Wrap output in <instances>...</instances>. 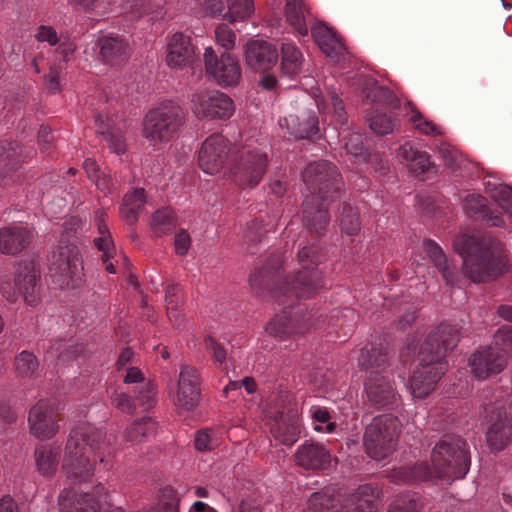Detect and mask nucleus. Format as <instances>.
I'll list each match as a JSON object with an SVG mask.
<instances>
[{"label":"nucleus","instance_id":"obj_1","mask_svg":"<svg viewBox=\"0 0 512 512\" xmlns=\"http://www.w3.org/2000/svg\"><path fill=\"white\" fill-rule=\"evenodd\" d=\"M458 340L459 330L450 324H441L425 339L417 353L418 366L407 384L413 398L423 399L435 389L447 370V363L442 358Z\"/></svg>","mask_w":512,"mask_h":512},{"label":"nucleus","instance_id":"obj_2","mask_svg":"<svg viewBox=\"0 0 512 512\" xmlns=\"http://www.w3.org/2000/svg\"><path fill=\"white\" fill-rule=\"evenodd\" d=\"M431 463V469L424 464L415 467H401L393 472L392 478L401 483L425 481L431 478L462 479L470 467L467 443L460 437H445L434 447Z\"/></svg>","mask_w":512,"mask_h":512},{"label":"nucleus","instance_id":"obj_3","mask_svg":"<svg viewBox=\"0 0 512 512\" xmlns=\"http://www.w3.org/2000/svg\"><path fill=\"white\" fill-rule=\"evenodd\" d=\"M302 177L310 190H319L317 195L312 193L303 203L305 224L309 229L321 233L329 222L327 203L335 200L340 191V175L332 163L318 161L307 165Z\"/></svg>","mask_w":512,"mask_h":512},{"label":"nucleus","instance_id":"obj_4","mask_svg":"<svg viewBox=\"0 0 512 512\" xmlns=\"http://www.w3.org/2000/svg\"><path fill=\"white\" fill-rule=\"evenodd\" d=\"M453 246L463 258V273L473 282L495 279L511 269L510 259L500 245H488L481 238L459 234Z\"/></svg>","mask_w":512,"mask_h":512},{"label":"nucleus","instance_id":"obj_5","mask_svg":"<svg viewBox=\"0 0 512 512\" xmlns=\"http://www.w3.org/2000/svg\"><path fill=\"white\" fill-rule=\"evenodd\" d=\"M110 453V445L102 434L90 424L74 428L68 438L63 470L68 477L86 481L94 472L97 461L103 462Z\"/></svg>","mask_w":512,"mask_h":512},{"label":"nucleus","instance_id":"obj_6","mask_svg":"<svg viewBox=\"0 0 512 512\" xmlns=\"http://www.w3.org/2000/svg\"><path fill=\"white\" fill-rule=\"evenodd\" d=\"M322 261V254L317 246L302 248L298 253V262L302 271L292 281L284 280L271 291L272 298L279 304L292 303L294 299L313 297L322 287V276L316 269Z\"/></svg>","mask_w":512,"mask_h":512},{"label":"nucleus","instance_id":"obj_7","mask_svg":"<svg viewBox=\"0 0 512 512\" xmlns=\"http://www.w3.org/2000/svg\"><path fill=\"white\" fill-rule=\"evenodd\" d=\"M185 121L181 106L164 100L148 110L142 121V136L155 148H161L177 137Z\"/></svg>","mask_w":512,"mask_h":512},{"label":"nucleus","instance_id":"obj_8","mask_svg":"<svg viewBox=\"0 0 512 512\" xmlns=\"http://www.w3.org/2000/svg\"><path fill=\"white\" fill-rule=\"evenodd\" d=\"M377 498L378 491L371 485L360 486L349 497H345L341 488L326 487L310 496L303 512H344L348 506L353 509L347 512H376Z\"/></svg>","mask_w":512,"mask_h":512},{"label":"nucleus","instance_id":"obj_9","mask_svg":"<svg viewBox=\"0 0 512 512\" xmlns=\"http://www.w3.org/2000/svg\"><path fill=\"white\" fill-rule=\"evenodd\" d=\"M387 363V354L378 349H362L359 365L369 371L365 383L368 400L378 408H392L397 404L399 395L392 383L382 374Z\"/></svg>","mask_w":512,"mask_h":512},{"label":"nucleus","instance_id":"obj_10","mask_svg":"<svg viewBox=\"0 0 512 512\" xmlns=\"http://www.w3.org/2000/svg\"><path fill=\"white\" fill-rule=\"evenodd\" d=\"M53 281L62 289H75L85 282L83 261L74 244H65L53 251L50 259Z\"/></svg>","mask_w":512,"mask_h":512},{"label":"nucleus","instance_id":"obj_11","mask_svg":"<svg viewBox=\"0 0 512 512\" xmlns=\"http://www.w3.org/2000/svg\"><path fill=\"white\" fill-rule=\"evenodd\" d=\"M399 432V421L396 417L392 415L375 417L364 434L367 454L375 460L386 458L393 451Z\"/></svg>","mask_w":512,"mask_h":512},{"label":"nucleus","instance_id":"obj_12","mask_svg":"<svg viewBox=\"0 0 512 512\" xmlns=\"http://www.w3.org/2000/svg\"><path fill=\"white\" fill-rule=\"evenodd\" d=\"M189 108L197 119L208 121H227L236 109L229 95L208 89L194 92L190 97Z\"/></svg>","mask_w":512,"mask_h":512},{"label":"nucleus","instance_id":"obj_13","mask_svg":"<svg viewBox=\"0 0 512 512\" xmlns=\"http://www.w3.org/2000/svg\"><path fill=\"white\" fill-rule=\"evenodd\" d=\"M375 105L373 114H367L366 120L370 129L378 135H386L399 125L398 119L384 113V110H395L400 108V99L388 88L376 86L372 88L367 96V101Z\"/></svg>","mask_w":512,"mask_h":512},{"label":"nucleus","instance_id":"obj_14","mask_svg":"<svg viewBox=\"0 0 512 512\" xmlns=\"http://www.w3.org/2000/svg\"><path fill=\"white\" fill-rule=\"evenodd\" d=\"M267 166L266 153L257 148H243L231 168V177L239 187L253 188L262 180Z\"/></svg>","mask_w":512,"mask_h":512},{"label":"nucleus","instance_id":"obj_15","mask_svg":"<svg viewBox=\"0 0 512 512\" xmlns=\"http://www.w3.org/2000/svg\"><path fill=\"white\" fill-rule=\"evenodd\" d=\"M39 277V271L33 261L20 263L14 275L13 285L8 282L2 284L3 296L7 301L15 302L21 295L28 305L36 306L40 301Z\"/></svg>","mask_w":512,"mask_h":512},{"label":"nucleus","instance_id":"obj_16","mask_svg":"<svg viewBox=\"0 0 512 512\" xmlns=\"http://www.w3.org/2000/svg\"><path fill=\"white\" fill-rule=\"evenodd\" d=\"M204 66L207 75L223 88L235 87L242 79V69L238 59L230 53L217 56L212 47L205 48Z\"/></svg>","mask_w":512,"mask_h":512},{"label":"nucleus","instance_id":"obj_17","mask_svg":"<svg viewBox=\"0 0 512 512\" xmlns=\"http://www.w3.org/2000/svg\"><path fill=\"white\" fill-rule=\"evenodd\" d=\"M233 149L231 141L222 133H212L202 142L198 153L199 168L208 175L218 174L229 160Z\"/></svg>","mask_w":512,"mask_h":512},{"label":"nucleus","instance_id":"obj_18","mask_svg":"<svg viewBox=\"0 0 512 512\" xmlns=\"http://www.w3.org/2000/svg\"><path fill=\"white\" fill-rule=\"evenodd\" d=\"M61 407L55 400H40L30 410L31 433L39 439L52 438L59 430L58 414Z\"/></svg>","mask_w":512,"mask_h":512},{"label":"nucleus","instance_id":"obj_19","mask_svg":"<svg viewBox=\"0 0 512 512\" xmlns=\"http://www.w3.org/2000/svg\"><path fill=\"white\" fill-rule=\"evenodd\" d=\"M472 374L479 380L501 373L507 366L506 357L488 346L477 350L469 359Z\"/></svg>","mask_w":512,"mask_h":512},{"label":"nucleus","instance_id":"obj_20","mask_svg":"<svg viewBox=\"0 0 512 512\" xmlns=\"http://www.w3.org/2000/svg\"><path fill=\"white\" fill-rule=\"evenodd\" d=\"M196 58L191 38L181 32L171 35L166 44V64L172 69H183L193 64Z\"/></svg>","mask_w":512,"mask_h":512},{"label":"nucleus","instance_id":"obj_21","mask_svg":"<svg viewBox=\"0 0 512 512\" xmlns=\"http://www.w3.org/2000/svg\"><path fill=\"white\" fill-rule=\"evenodd\" d=\"M246 65L258 72H265L275 66L278 52L274 45L263 40H250L244 46Z\"/></svg>","mask_w":512,"mask_h":512},{"label":"nucleus","instance_id":"obj_22","mask_svg":"<svg viewBox=\"0 0 512 512\" xmlns=\"http://www.w3.org/2000/svg\"><path fill=\"white\" fill-rule=\"evenodd\" d=\"M294 461L305 470L321 471L330 467L332 458L324 445L306 441L297 448Z\"/></svg>","mask_w":512,"mask_h":512},{"label":"nucleus","instance_id":"obj_23","mask_svg":"<svg viewBox=\"0 0 512 512\" xmlns=\"http://www.w3.org/2000/svg\"><path fill=\"white\" fill-rule=\"evenodd\" d=\"M199 385L200 379L197 370L190 366L182 367L174 397L175 404L187 410L194 408L200 399Z\"/></svg>","mask_w":512,"mask_h":512},{"label":"nucleus","instance_id":"obj_24","mask_svg":"<svg viewBox=\"0 0 512 512\" xmlns=\"http://www.w3.org/2000/svg\"><path fill=\"white\" fill-rule=\"evenodd\" d=\"M33 231L22 224H11L0 228V253L15 255L29 246Z\"/></svg>","mask_w":512,"mask_h":512},{"label":"nucleus","instance_id":"obj_25","mask_svg":"<svg viewBox=\"0 0 512 512\" xmlns=\"http://www.w3.org/2000/svg\"><path fill=\"white\" fill-rule=\"evenodd\" d=\"M398 156L405 162L414 176L420 180H425L431 174L436 173L435 166L430 161V156L426 152L414 149L408 143L399 148Z\"/></svg>","mask_w":512,"mask_h":512},{"label":"nucleus","instance_id":"obj_26","mask_svg":"<svg viewBox=\"0 0 512 512\" xmlns=\"http://www.w3.org/2000/svg\"><path fill=\"white\" fill-rule=\"evenodd\" d=\"M108 215L104 210H97L95 215V221L98 229V236L94 239L95 246L102 252V260L106 263V270L114 274L116 269L114 265L108 262L109 259L113 258L116 254V249L106 224Z\"/></svg>","mask_w":512,"mask_h":512},{"label":"nucleus","instance_id":"obj_27","mask_svg":"<svg viewBox=\"0 0 512 512\" xmlns=\"http://www.w3.org/2000/svg\"><path fill=\"white\" fill-rule=\"evenodd\" d=\"M301 426V421L297 415H281L271 424L270 431L275 440L281 444L291 446L299 439Z\"/></svg>","mask_w":512,"mask_h":512},{"label":"nucleus","instance_id":"obj_28","mask_svg":"<svg viewBox=\"0 0 512 512\" xmlns=\"http://www.w3.org/2000/svg\"><path fill=\"white\" fill-rule=\"evenodd\" d=\"M312 37L322 52L330 58L341 56L345 47L339 36L323 23L313 25L311 29Z\"/></svg>","mask_w":512,"mask_h":512},{"label":"nucleus","instance_id":"obj_29","mask_svg":"<svg viewBox=\"0 0 512 512\" xmlns=\"http://www.w3.org/2000/svg\"><path fill=\"white\" fill-rule=\"evenodd\" d=\"M279 126L298 139L310 138L319 131L315 115H307L302 119L296 115H289L279 119Z\"/></svg>","mask_w":512,"mask_h":512},{"label":"nucleus","instance_id":"obj_30","mask_svg":"<svg viewBox=\"0 0 512 512\" xmlns=\"http://www.w3.org/2000/svg\"><path fill=\"white\" fill-rule=\"evenodd\" d=\"M487 443L491 450L501 451L512 441V423L506 412H499L497 420L488 429Z\"/></svg>","mask_w":512,"mask_h":512},{"label":"nucleus","instance_id":"obj_31","mask_svg":"<svg viewBox=\"0 0 512 512\" xmlns=\"http://www.w3.org/2000/svg\"><path fill=\"white\" fill-rule=\"evenodd\" d=\"M147 203V195L143 188H135L127 192L120 207L121 218L129 225L138 222L139 214Z\"/></svg>","mask_w":512,"mask_h":512},{"label":"nucleus","instance_id":"obj_32","mask_svg":"<svg viewBox=\"0 0 512 512\" xmlns=\"http://www.w3.org/2000/svg\"><path fill=\"white\" fill-rule=\"evenodd\" d=\"M284 13L287 22L299 35L308 34L306 17L309 14V7L303 0H287Z\"/></svg>","mask_w":512,"mask_h":512},{"label":"nucleus","instance_id":"obj_33","mask_svg":"<svg viewBox=\"0 0 512 512\" xmlns=\"http://www.w3.org/2000/svg\"><path fill=\"white\" fill-rule=\"evenodd\" d=\"M422 247L424 253L441 272L446 283L453 284L455 278L454 269L450 268L448 265L446 256L441 247L433 240H425Z\"/></svg>","mask_w":512,"mask_h":512},{"label":"nucleus","instance_id":"obj_34","mask_svg":"<svg viewBox=\"0 0 512 512\" xmlns=\"http://www.w3.org/2000/svg\"><path fill=\"white\" fill-rule=\"evenodd\" d=\"M28 154L16 142L0 144V176L15 166L26 162Z\"/></svg>","mask_w":512,"mask_h":512},{"label":"nucleus","instance_id":"obj_35","mask_svg":"<svg viewBox=\"0 0 512 512\" xmlns=\"http://www.w3.org/2000/svg\"><path fill=\"white\" fill-rule=\"evenodd\" d=\"M97 499L88 494L77 500L75 512H108L111 504L108 502V492L106 488L99 484L95 488Z\"/></svg>","mask_w":512,"mask_h":512},{"label":"nucleus","instance_id":"obj_36","mask_svg":"<svg viewBox=\"0 0 512 512\" xmlns=\"http://www.w3.org/2000/svg\"><path fill=\"white\" fill-rule=\"evenodd\" d=\"M280 64L283 74L293 77L301 71L303 55L293 43H282Z\"/></svg>","mask_w":512,"mask_h":512},{"label":"nucleus","instance_id":"obj_37","mask_svg":"<svg viewBox=\"0 0 512 512\" xmlns=\"http://www.w3.org/2000/svg\"><path fill=\"white\" fill-rule=\"evenodd\" d=\"M165 301L167 316L170 322L174 326L180 327L184 323V316L180 310L183 303L182 289L178 284H171L167 286Z\"/></svg>","mask_w":512,"mask_h":512},{"label":"nucleus","instance_id":"obj_38","mask_svg":"<svg viewBox=\"0 0 512 512\" xmlns=\"http://www.w3.org/2000/svg\"><path fill=\"white\" fill-rule=\"evenodd\" d=\"M59 448L52 445H40L35 450L38 470L45 476L53 475L58 466Z\"/></svg>","mask_w":512,"mask_h":512},{"label":"nucleus","instance_id":"obj_39","mask_svg":"<svg viewBox=\"0 0 512 512\" xmlns=\"http://www.w3.org/2000/svg\"><path fill=\"white\" fill-rule=\"evenodd\" d=\"M176 225L177 218L171 208H162L155 211L150 221V229L155 237H162L171 233Z\"/></svg>","mask_w":512,"mask_h":512},{"label":"nucleus","instance_id":"obj_40","mask_svg":"<svg viewBox=\"0 0 512 512\" xmlns=\"http://www.w3.org/2000/svg\"><path fill=\"white\" fill-rule=\"evenodd\" d=\"M316 104L321 113H332L336 123L344 124L346 122L343 102L335 93H328L326 96L317 97Z\"/></svg>","mask_w":512,"mask_h":512},{"label":"nucleus","instance_id":"obj_41","mask_svg":"<svg viewBox=\"0 0 512 512\" xmlns=\"http://www.w3.org/2000/svg\"><path fill=\"white\" fill-rule=\"evenodd\" d=\"M268 334L279 337H290L302 333L296 327V320L291 319L286 312L277 314L267 325Z\"/></svg>","mask_w":512,"mask_h":512},{"label":"nucleus","instance_id":"obj_42","mask_svg":"<svg viewBox=\"0 0 512 512\" xmlns=\"http://www.w3.org/2000/svg\"><path fill=\"white\" fill-rule=\"evenodd\" d=\"M100 54L106 63L118 60L126 50V45L119 37L104 36L98 39Z\"/></svg>","mask_w":512,"mask_h":512},{"label":"nucleus","instance_id":"obj_43","mask_svg":"<svg viewBox=\"0 0 512 512\" xmlns=\"http://www.w3.org/2000/svg\"><path fill=\"white\" fill-rule=\"evenodd\" d=\"M14 369L20 378L31 379L37 375L39 361L32 352L24 350L16 355L14 359Z\"/></svg>","mask_w":512,"mask_h":512},{"label":"nucleus","instance_id":"obj_44","mask_svg":"<svg viewBox=\"0 0 512 512\" xmlns=\"http://www.w3.org/2000/svg\"><path fill=\"white\" fill-rule=\"evenodd\" d=\"M228 10L223 17L230 23L243 22L254 13L253 0H227Z\"/></svg>","mask_w":512,"mask_h":512},{"label":"nucleus","instance_id":"obj_45","mask_svg":"<svg viewBox=\"0 0 512 512\" xmlns=\"http://www.w3.org/2000/svg\"><path fill=\"white\" fill-rule=\"evenodd\" d=\"M87 177L93 181L96 187L104 193H109L112 187V179L110 175L101 171L94 159L87 158L83 163Z\"/></svg>","mask_w":512,"mask_h":512},{"label":"nucleus","instance_id":"obj_46","mask_svg":"<svg viewBox=\"0 0 512 512\" xmlns=\"http://www.w3.org/2000/svg\"><path fill=\"white\" fill-rule=\"evenodd\" d=\"M157 424L151 418H143L130 425L126 430L125 438L132 443H140L142 440L156 431Z\"/></svg>","mask_w":512,"mask_h":512},{"label":"nucleus","instance_id":"obj_47","mask_svg":"<svg viewBox=\"0 0 512 512\" xmlns=\"http://www.w3.org/2000/svg\"><path fill=\"white\" fill-rule=\"evenodd\" d=\"M410 122L414 130L428 136H437L441 134V128L433 121L425 118L421 112L411 105Z\"/></svg>","mask_w":512,"mask_h":512},{"label":"nucleus","instance_id":"obj_48","mask_svg":"<svg viewBox=\"0 0 512 512\" xmlns=\"http://www.w3.org/2000/svg\"><path fill=\"white\" fill-rule=\"evenodd\" d=\"M310 414L314 429L321 433H333L336 428V424L331 422V416L327 408L321 406H312L310 408Z\"/></svg>","mask_w":512,"mask_h":512},{"label":"nucleus","instance_id":"obj_49","mask_svg":"<svg viewBox=\"0 0 512 512\" xmlns=\"http://www.w3.org/2000/svg\"><path fill=\"white\" fill-rule=\"evenodd\" d=\"M194 444L198 451L213 450L219 445V437L215 430L204 428L196 432Z\"/></svg>","mask_w":512,"mask_h":512},{"label":"nucleus","instance_id":"obj_50","mask_svg":"<svg viewBox=\"0 0 512 512\" xmlns=\"http://www.w3.org/2000/svg\"><path fill=\"white\" fill-rule=\"evenodd\" d=\"M214 38L217 45L226 51H231L235 47L237 36L227 24H220L215 29Z\"/></svg>","mask_w":512,"mask_h":512},{"label":"nucleus","instance_id":"obj_51","mask_svg":"<svg viewBox=\"0 0 512 512\" xmlns=\"http://www.w3.org/2000/svg\"><path fill=\"white\" fill-rule=\"evenodd\" d=\"M341 227L344 233L347 235H355L360 230V222L357 211L345 205L341 215Z\"/></svg>","mask_w":512,"mask_h":512},{"label":"nucleus","instance_id":"obj_52","mask_svg":"<svg viewBox=\"0 0 512 512\" xmlns=\"http://www.w3.org/2000/svg\"><path fill=\"white\" fill-rule=\"evenodd\" d=\"M495 347L506 358L512 354V328L508 326L501 327L494 335Z\"/></svg>","mask_w":512,"mask_h":512},{"label":"nucleus","instance_id":"obj_53","mask_svg":"<svg viewBox=\"0 0 512 512\" xmlns=\"http://www.w3.org/2000/svg\"><path fill=\"white\" fill-rule=\"evenodd\" d=\"M156 386L153 382H145L141 386V390L136 396V407L139 406L142 410L150 409L155 403Z\"/></svg>","mask_w":512,"mask_h":512},{"label":"nucleus","instance_id":"obj_54","mask_svg":"<svg viewBox=\"0 0 512 512\" xmlns=\"http://www.w3.org/2000/svg\"><path fill=\"white\" fill-rule=\"evenodd\" d=\"M486 199L477 194L467 195L463 200V209L469 215H476L484 212Z\"/></svg>","mask_w":512,"mask_h":512},{"label":"nucleus","instance_id":"obj_55","mask_svg":"<svg viewBox=\"0 0 512 512\" xmlns=\"http://www.w3.org/2000/svg\"><path fill=\"white\" fill-rule=\"evenodd\" d=\"M493 198L503 210L512 216V189L501 185L495 189Z\"/></svg>","mask_w":512,"mask_h":512},{"label":"nucleus","instance_id":"obj_56","mask_svg":"<svg viewBox=\"0 0 512 512\" xmlns=\"http://www.w3.org/2000/svg\"><path fill=\"white\" fill-rule=\"evenodd\" d=\"M225 10L223 0H203L200 2L199 12L201 16L218 17L222 16Z\"/></svg>","mask_w":512,"mask_h":512},{"label":"nucleus","instance_id":"obj_57","mask_svg":"<svg viewBox=\"0 0 512 512\" xmlns=\"http://www.w3.org/2000/svg\"><path fill=\"white\" fill-rule=\"evenodd\" d=\"M112 404L123 413H132L136 409L135 400L124 392H117L112 399Z\"/></svg>","mask_w":512,"mask_h":512},{"label":"nucleus","instance_id":"obj_58","mask_svg":"<svg viewBox=\"0 0 512 512\" xmlns=\"http://www.w3.org/2000/svg\"><path fill=\"white\" fill-rule=\"evenodd\" d=\"M191 247V237L185 230H180L176 233L174 239L175 253L179 256H184L188 253Z\"/></svg>","mask_w":512,"mask_h":512},{"label":"nucleus","instance_id":"obj_59","mask_svg":"<svg viewBox=\"0 0 512 512\" xmlns=\"http://www.w3.org/2000/svg\"><path fill=\"white\" fill-rule=\"evenodd\" d=\"M363 135L361 133L355 132L351 133L345 142V149L349 154L358 156L361 155L363 151Z\"/></svg>","mask_w":512,"mask_h":512},{"label":"nucleus","instance_id":"obj_60","mask_svg":"<svg viewBox=\"0 0 512 512\" xmlns=\"http://www.w3.org/2000/svg\"><path fill=\"white\" fill-rule=\"evenodd\" d=\"M35 38L37 41L47 42L51 46L58 43L57 32L51 26L41 25L35 34Z\"/></svg>","mask_w":512,"mask_h":512},{"label":"nucleus","instance_id":"obj_61","mask_svg":"<svg viewBox=\"0 0 512 512\" xmlns=\"http://www.w3.org/2000/svg\"><path fill=\"white\" fill-rule=\"evenodd\" d=\"M205 345L212 350L215 361L223 363L226 359V350L222 345L217 343L211 336L205 338Z\"/></svg>","mask_w":512,"mask_h":512},{"label":"nucleus","instance_id":"obj_62","mask_svg":"<svg viewBox=\"0 0 512 512\" xmlns=\"http://www.w3.org/2000/svg\"><path fill=\"white\" fill-rule=\"evenodd\" d=\"M107 141L109 144V147L112 149L113 152L117 154H122L126 150L125 141L122 135H113L110 134L107 137Z\"/></svg>","mask_w":512,"mask_h":512},{"label":"nucleus","instance_id":"obj_63","mask_svg":"<svg viewBox=\"0 0 512 512\" xmlns=\"http://www.w3.org/2000/svg\"><path fill=\"white\" fill-rule=\"evenodd\" d=\"M140 512H178V500L174 498L170 503L159 502L157 505Z\"/></svg>","mask_w":512,"mask_h":512},{"label":"nucleus","instance_id":"obj_64","mask_svg":"<svg viewBox=\"0 0 512 512\" xmlns=\"http://www.w3.org/2000/svg\"><path fill=\"white\" fill-rule=\"evenodd\" d=\"M143 381L144 375L138 367H130L127 369L126 375L124 377V383L133 384L142 383Z\"/></svg>","mask_w":512,"mask_h":512}]
</instances>
